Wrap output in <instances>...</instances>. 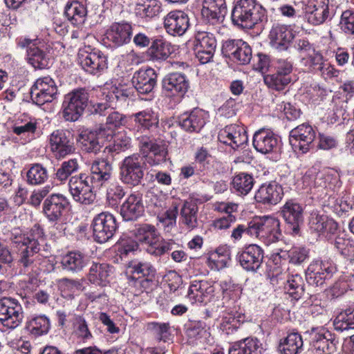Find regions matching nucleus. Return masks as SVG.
Segmentation results:
<instances>
[{
  "label": "nucleus",
  "mask_w": 354,
  "mask_h": 354,
  "mask_svg": "<svg viewBox=\"0 0 354 354\" xmlns=\"http://www.w3.org/2000/svg\"><path fill=\"white\" fill-rule=\"evenodd\" d=\"M43 229L35 225L26 234L12 233L11 241L12 247L17 250L19 261L24 268L32 270L37 259L43 256L39 254L40 241H43Z\"/></svg>",
  "instance_id": "nucleus-1"
},
{
  "label": "nucleus",
  "mask_w": 354,
  "mask_h": 354,
  "mask_svg": "<svg viewBox=\"0 0 354 354\" xmlns=\"http://www.w3.org/2000/svg\"><path fill=\"white\" fill-rule=\"evenodd\" d=\"M137 240L147 246L146 250L150 254L156 257L162 256L178 247L172 239H161L153 225L143 224L136 230Z\"/></svg>",
  "instance_id": "nucleus-2"
},
{
  "label": "nucleus",
  "mask_w": 354,
  "mask_h": 354,
  "mask_svg": "<svg viewBox=\"0 0 354 354\" xmlns=\"http://www.w3.org/2000/svg\"><path fill=\"white\" fill-rule=\"evenodd\" d=\"M248 235L258 238L266 245L275 243L281 236L280 222L270 216L254 217L248 223Z\"/></svg>",
  "instance_id": "nucleus-3"
},
{
  "label": "nucleus",
  "mask_w": 354,
  "mask_h": 354,
  "mask_svg": "<svg viewBox=\"0 0 354 354\" xmlns=\"http://www.w3.org/2000/svg\"><path fill=\"white\" fill-rule=\"evenodd\" d=\"M147 158L140 153L126 157L120 165V179L127 185L136 187L141 184L147 169Z\"/></svg>",
  "instance_id": "nucleus-4"
},
{
  "label": "nucleus",
  "mask_w": 354,
  "mask_h": 354,
  "mask_svg": "<svg viewBox=\"0 0 354 354\" xmlns=\"http://www.w3.org/2000/svg\"><path fill=\"white\" fill-rule=\"evenodd\" d=\"M88 102V93L83 88L66 94L62 103L63 117L67 121H76L82 115Z\"/></svg>",
  "instance_id": "nucleus-5"
},
{
  "label": "nucleus",
  "mask_w": 354,
  "mask_h": 354,
  "mask_svg": "<svg viewBox=\"0 0 354 354\" xmlns=\"http://www.w3.org/2000/svg\"><path fill=\"white\" fill-rule=\"evenodd\" d=\"M69 207V199L65 195L59 193L52 194L43 203V213L48 221L57 225V228L65 230L63 223H59V221Z\"/></svg>",
  "instance_id": "nucleus-6"
},
{
  "label": "nucleus",
  "mask_w": 354,
  "mask_h": 354,
  "mask_svg": "<svg viewBox=\"0 0 354 354\" xmlns=\"http://www.w3.org/2000/svg\"><path fill=\"white\" fill-rule=\"evenodd\" d=\"M266 10L254 0H237L232 10V22L251 21L263 22L266 21Z\"/></svg>",
  "instance_id": "nucleus-7"
},
{
  "label": "nucleus",
  "mask_w": 354,
  "mask_h": 354,
  "mask_svg": "<svg viewBox=\"0 0 354 354\" xmlns=\"http://www.w3.org/2000/svg\"><path fill=\"white\" fill-rule=\"evenodd\" d=\"M336 272V265L332 260H315L306 270V279L311 286H322Z\"/></svg>",
  "instance_id": "nucleus-8"
},
{
  "label": "nucleus",
  "mask_w": 354,
  "mask_h": 354,
  "mask_svg": "<svg viewBox=\"0 0 354 354\" xmlns=\"http://www.w3.org/2000/svg\"><path fill=\"white\" fill-rule=\"evenodd\" d=\"M91 227L93 239L100 243L111 239L118 229L115 216L108 212L97 214L93 219Z\"/></svg>",
  "instance_id": "nucleus-9"
},
{
  "label": "nucleus",
  "mask_w": 354,
  "mask_h": 354,
  "mask_svg": "<svg viewBox=\"0 0 354 354\" xmlns=\"http://www.w3.org/2000/svg\"><path fill=\"white\" fill-rule=\"evenodd\" d=\"M24 319L23 309L18 300L11 297L0 299V324L8 329L19 326Z\"/></svg>",
  "instance_id": "nucleus-10"
},
{
  "label": "nucleus",
  "mask_w": 354,
  "mask_h": 354,
  "mask_svg": "<svg viewBox=\"0 0 354 354\" xmlns=\"http://www.w3.org/2000/svg\"><path fill=\"white\" fill-rule=\"evenodd\" d=\"M91 183L88 176L84 174L71 177L68 189L75 202L84 205H90L94 202L95 194Z\"/></svg>",
  "instance_id": "nucleus-11"
},
{
  "label": "nucleus",
  "mask_w": 354,
  "mask_h": 354,
  "mask_svg": "<svg viewBox=\"0 0 354 354\" xmlns=\"http://www.w3.org/2000/svg\"><path fill=\"white\" fill-rule=\"evenodd\" d=\"M57 87L49 76L38 78L30 89V97L34 103L41 106L56 98Z\"/></svg>",
  "instance_id": "nucleus-12"
},
{
  "label": "nucleus",
  "mask_w": 354,
  "mask_h": 354,
  "mask_svg": "<svg viewBox=\"0 0 354 354\" xmlns=\"http://www.w3.org/2000/svg\"><path fill=\"white\" fill-rule=\"evenodd\" d=\"M216 40L213 34L205 31H198L194 41V51L198 62L205 64L209 62L214 55Z\"/></svg>",
  "instance_id": "nucleus-13"
},
{
  "label": "nucleus",
  "mask_w": 354,
  "mask_h": 354,
  "mask_svg": "<svg viewBox=\"0 0 354 354\" xmlns=\"http://www.w3.org/2000/svg\"><path fill=\"white\" fill-rule=\"evenodd\" d=\"M49 143L50 150L57 158H64L75 150L73 135L68 130L54 131L50 136Z\"/></svg>",
  "instance_id": "nucleus-14"
},
{
  "label": "nucleus",
  "mask_w": 354,
  "mask_h": 354,
  "mask_svg": "<svg viewBox=\"0 0 354 354\" xmlns=\"http://www.w3.org/2000/svg\"><path fill=\"white\" fill-rule=\"evenodd\" d=\"M17 44L19 47L26 48L28 63L35 68L42 69L48 67V59L40 48L41 41L37 37L35 39L20 37Z\"/></svg>",
  "instance_id": "nucleus-15"
},
{
  "label": "nucleus",
  "mask_w": 354,
  "mask_h": 354,
  "mask_svg": "<svg viewBox=\"0 0 354 354\" xmlns=\"http://www.w3.org/2000/svg\"><path fill=\"white\" fill-rule=\"evenodd\" d=\"M315 138V131L308 123H303L292 129L290 132V144L295 151L304 153L309 151L310 147Z\"/></svg>",
  "instance_id": "nucleus-16"
},
{
  "label": "nucleus",
  "mask_w": 354,
  "mask_h": 354,
  "mask_svg": "<svg viewBox=\"0 0 354 354\" xmlns=\"http://www.w3.org/2000/svg\"><path fill=\"white\" fill-rule=\"evenodd\" d=\"M78 63L82 68L91 75H100L107 68V58L100 50L88 53L80 50Z\"/></svg>",
  "instance_id": "nucleus-17"
},
{
  "label": "nucleus",
  "mask_w": 354,
  "mask_h": 354,
  "mask_svg": "<svg viewBox=\"0 0 354 354\" xmlns=\"http://www.w3.org/2000/svg\"><path fill=\"white\" fill-rule=\"evenodd\" d=\"M218 140L232 149H237L248 142V134L243 126L232 124L220 130Z\"/></svg>",
  "instance_id": "nucleus-18"
},
{
  "label": "nucleus",
  "mask_w": 354,
  "mask_h": 354,
  "mask_svg": "<svg viewBox=\"0 0 354 354\" xmlns=\"http://www.w3.org/2000/svg\"><path fill=\"white\" fill-rule=\"evenodd\" d=\"M310 339L313 346L320 354H332L337 351L338 340L335 335L324 328H313Z\"/></svg>",
  "instance_id": "nucleus-19"
},
{
  "label": "nucleus",
  "mask_w": 354,
  "mask_h": 354,
  "mask_svg": "<svg viewBox=\"0 0 354 354\" xmlns=\"http://www.w3.org/2000/svg\"><path fill=\"white\" fill-rule=\"evenodd\" d=\"M263 250L260 246L252 244L238 253L237 260L244 270L257 272L263 263Z\"/></svg>",
  "instance_id": "nucleus-20"
},
{
  "label": "nucleus",
  "mask_w": 354,
  "mask_h": 354,
  "mask_svg": "<svg viewBox=\"0 0 354 354\" xmlns=\"http://www.w3.org/2000/svg\"><path fill=\"white\" fill-rule=\"evenodd\" d=\"M223 53L239 64L245 65L252 59V48L241 39L227 41L223 46Z\"/></svg>",
  "instance_id": "nucleus-21"
},
{
  "label": "nucleus",
  "mask_w": 354,
  "mask_h": 354,
  "mask_svg": "<svg viewBox=\"0 0 354 354\" xmlns=\"http://www.w3.org/2000/svg\"><path fill=\"white\" fill-rule=\"evenodd\" d=\"M162 91L168 97L183 96L188 91L189 82L181 73H172L166 75L162 82Z\"/></svg>",
  "instance_id": "nucleus-22"
},
{
  "label": "nucleus",
  "mask_w": 354,
  "mask_h": 354,
  "mask_svg": "<svg viewBox=\"0 0 354 354\" xmlns=\"http://www.w3.org/2000/svg\"><path fill=\"white\" fill-rule=\"evenodd\" d=\"M304 209L301 205L294 200H289L281 208L280 214L293 234H297L299 225L303 223Z\"/></svg>",
  "instance_id": "nucleus-23"
},
{
  "label": "nucleus",
  "mask_w": 354,
  "mask_h": 354,
  "mask_svg": "<svg viewBox=\"0 0 354 354\" xmlns=\"http://www.w3.org/2000/svg\"><path fill=\"white\" fill-rule=\"evenodd\" d=\"M279 137L268 129H261L253 136L254 149L263 154L275 151L279 147Z\"/></svg>",
  "instance_id": "nucleus-24"
},
{
  "label": "nucleus",
  "mask_w": 354,
  "mask_h": 354,
  "mask_svg": "<svg viewBox=\"0 0 354 354\" xmlns=\"http://www.w3.org/2000/svg\"><path fill=\"white\" fill-rule=\"evenodd\" d=\"M208 113L201 109H194L178 118L179 125L186 131L199 132L206 123Z\"/></svg>",
  "instance_id": "nucleus-25"
},
{
  "label": "nucleus",
  "mask_w": 354,
  "mask_h": 354,
  "mask_svg": "<svg viewBox=\"0 0 354 354\" xmlns=\"http://www.w3.org/2000/svg\"><path fill=\"white\" fill-rule=\"evenodd\" d=\"M131 118L133 120L138 127L135 136H140V130L142 131L156 130L159 126V115L152 109L148 108L140 111L131 115Z\"/></svg>",
  "instance_id": "nucleus-26"
},
{
  "label": "nucleus",
  "mask_w": 354,
  "mask_h": 354,
  "mask_svg": "<svg viewBox=\"0 0 354 354\" xmlns=\"http://www.w3.org/2000/svg\"><path fill=\"white\" fill-rule=\"evenodd\" d=\"M283 196L282 187L276 182L263 184L256 192L254 199L263 205H276L281 201Z\"/></svg>",
  "instance_id": "nucleus-27"
},
{
  "label": "nucleus",
  "mask_w": 354,
  "mask_h": 354,
  "mask_svg": "<svg viewBox=\"0 0 354 354\" xmlns=\"http://www.w3.org/2000/svg\"><path fill=\"white\" fill-rule=\"evenodd\" d=\"M143 212L142 194L138 192L129 195L120 207V214L125 221L136 220L141 216Z\"/></svg>",
  "instance_id": "nucleus-28"
},
{
  "label": "nucleus",
  "mask_w": 354,
  "mask_h": 354,
  "mask_svg": "<svg viewBox=\"0 0 354 354\" xmlns=\"http://www.w3.org/2000/svg\"><path fill=\"white\" fill-rule=\"evenodd\" d=\"M157 82V74L151 68L140 69L133 74L132 84L137 91L141 94L151 93Z\"/></svg>",
  "instance_id": "nucleus-29"
},
{
  "label": "nucleus",
  "mask_w": 354,
  "mask_h": 354,
  "mask_svg": "<svg viewBox=\"0 0 354 354\" xmlns=\"http://www.w3.org/2000/svg\"><path fill=\"white\" fill-rule=\"evenodd\" d=\"M142 149H148L149 153L145 156L147 161L151 165H158L166 160L167 149L165 145L153 142L147 136H138Z\"/></svg>",
  "instance_id": "nucleus-30"
},
{
  "label": "nucleus",
  "mask_w": 354,
  "mask_h": 354,
  "mask_svg": "<svg viewBox=\"0 0 354 354\" xmlns=\"http://www.w3.org/2000/svg\"><path fill=\"white\" fill-rule=\"evenodd\" d=\"M293 37L291 30L281 24H274L269 35L272 46L279 50H286Z\"/></svg>",
  "instance_id": "nucleus-31"
},
{
  "label": "nucleus",
  "mask_w": 354,
  "mask_h": 354,
  "mask_svg": "<svg viewBox=\"0 0 354 354\" xmlns=\"http://www.w3.org/2000/svg\"><path fill=\"white\" fill-rule=\"evenodd\" d=\"M112 169L111 164L106 159L95 160L91 167V175L88 176L91 184L101 186L110 179Z\"/></svg>",
  "instance_id": "nucleus-32"
},
{
  "label": "nucleus",
  "mask_w": 354,
  "mask_h": 354,
  "mask_svg": "<svg viewBox=\"0 0 354 354\" xmlns=\"http://www.w3.org/2000/svg\"><path fill=\"white\" fill-rule=\"evenodd\" d=\"M261 342L256 337H246L232 344L228 354H263Z\"/></svg>",
  "instance_id": "nucleus-33"
},
{
  "label": "nucleus",
  "mask_w": 354,
  "mask_h": 354,
  "mask_svg": "<svg viewBox=\"0 0 354 354\" xmlns=\"http://www.w3.org/2000/svg\"><path fill=\"white\" fill-rule=\"evenodd\" d=\"M198 207L193 199L185 201L180 209L179 223L188 230L198 226Z\"/></svg>",
  "instance_id": "nucleus-34"
},
{
  "label": "nucleus",
  "mask_w": 354,
  "mask_h": 354,
  "mask_svg": "<svg viewBox=\"0 0 354 354\" xmlns=\"http://www.w3.org/2000/svg\"><path fill=\"white\" fill-rule=\"evenodd\" d=\"M214 292L213 286L205 280H194L189 286L187 297L192 302L203 303L212 295Z\"/></svg>",
  "instance_id": "nucleus-35"
},
{
  "label": "nucleus",
  "mask_w": 354,
  "mask_h": 354,
  "mask_svg": "<svg viewBox=\"0 0 354 354\" xmlns=\"http://www.w3.org/2000/svg\"><path fill=\"white\" fill-rule=\"evenodd\" d=\"M309 225L311 230L322 233L334 234L337 230V223L325 215H320L316 212L310 214Z\"/></svg>",
  "instance_id": "nucleus-36"
},
{
  "label": "nucleus",
  "mask_w": 354,
  "mask_h": 354,
  "mask_svg": "<svg viewBox=\"0 0 354 354\" xmlns=\"http://www.w3.org/2000/svg\"><path fill=\"white\" fill-rule=\"evenodd\" d=\"M304 342L297 332H292L281 339L279 344L280 354H299L303 351Z\"/></svg>",
  "instance_id": "nucleus-37"
},
{
  "label": "nucleus",
  "mask_w": 354,
  "mask_h": 354,
  "mask_svg": "<svg viewBox=\"0 0 354 354\" xmlns=\"http://www.w3.org/2000/svg\"><path fill=\"white\" fill-rule=\"evenodd\" d=\"M88 263V258L80 252H70L62 257L61 265L63 270L77 273L83 270Z\"/></svg>",
  "instance_id": "nucleus-38"
},
{
  "label": "nucleus",
  "mask_w": 354,
  "mask_h": 354,
  "mask_svg": "<svg viewBox=\"0 0 354 354\" xmlns=\"http://www.w3.org/2000/svg\"><path fill=\"white\" fill-rule=\"evenodd\" d=\"M111 267L107 263L93 262L89 268L88 279L92 283L105 286L109 282Z\"/></svg>",
  "instance_id": "nucleus-39"
},
{
  "label": "nucleus",
  "mask_w": 354,
  "mask_h": 354,
  "mask_svg": "<svg viewBox=\"0 0 354 354\" xmlns=\"http://www.w3.org/2000/svg\"><path fill=\"white\" fill-rule=\"evenodd\" d=\"M130 24H113L106 32V38L118 46L130 41L131 35Z\"/></svg>",
  "instance_id": "nucleus-40"
},
{
  "label": "nucleus",
  "mask_w": 354,
  "mask_h": 354,
  "mask_svg": "<svg viewBox=\"0 0 354 354\" xmlns=\"http://www.w3.org/2000/svg\"><path fill=\"white\" fill-rule=\"evenodd\" d=\"M254 185L253 176L245 172L235 175L232 180L233 191L238 195L245 196L252 189Z\"/></svg>",
  "instance_id": "nucleus-41"
},
{
  "label": "nucleus",
  "mask_w": 354,
  "mask_h": 354,
  "mask_svg": "<svg viewBox=\"0 0 354 354\" xmlns=\"http://www.w3.org/2000/svg\"><path fill=\"white\" fill-rule=\"evenodd\" d=\"M124 117L117 111L109 113L105 124L99 129V134L106 137L107 140L111 139L115 135V129L124 124Z\"/></svg>",
  "instance_id": "nucleus-42"
},
{
  "label": "nucleus",
  "mask_w": 354,
  "mask_h": 354,
  "mask_svg": "<svg viewBox=\"0 0 354 354\" xmlns=\"http://www.w3.org/2000/svg\"><path fill=\"white\" fill-rule=\"evenodd\" d=\"M225 13V8L218 7L215 2H209L207 0L204 1L201 10L202 18L204 20H216L218 22L224 21Z\"/></svg>",
  "instance_id": "nucleus-43"
},
{
  "label": "nucleus",
  "mask_w": 354,
  "mask_h": 354,
  "mask_svg": "<svg viewBox=\"0 0 354 354\" xmlns=\"http://www.w3.org/2000/svg\"><path fill=\"white\" fill-rule=\"evenodd\" d=\"M99 136L100 134L96 132L84 131L80 135L78 141L83 150L88 153H97L102 148Z\"/></svg>",
  "instance_id": "nucleus-44"
},
{
  "label": "nucleus",
  "mask_w": 354,
  "mask_h": 354,
  "mask_svg": "<svg viewBox=\"0 0 354 354\" xmlns=\"http://www.w3.org/2000/svg\"><path fill=\"white\" fill-rule=\"evenodd\" d=\"M337 331L344 332L354 329V308H348L338 314L333 322Z\"/></svg>",
  "instance_id": "nucleus-45"
},
{
  "label": "nucleus",
  "mask_w": 354,
  "mask_h": 354,
  "mask_svg": "<svg viewBox=\"0 0 354 354\" xmlns=\"http://www.w3.org/2000/svg\"><path fill=\"white\" fill-rule=\"evenodd\" d=\"M285 289L295 300H299L304 293V281L300 274H295L288 277Z\"/></svg>",
  "instance_id": "nucleus-46"
},
{
  "label": "nucleus",
  "mask_w": 354,
  "mask_h": 354,
  "mask_svg": "<svg viewBox=\"0 0 354 354\" xmlns=\"http://www.w3.org/2000/svg\"><path fill=\"white\" fill-rule=\"evenodd\" d=\"M147 53L153 60H165L171 54L170 44L161 39H156Z\"/></svg>",
  "instance_id": "nucleus-47"
},
{
  "label": "nucleus",
  "mask_w": 354,
  "mask_h": 354,
  "mask_svg": "<svg viewBox=\"0 0 354 354\" xmlns=\"http://www.w3.org/2000/svg\"><path fill=\"white\" fill-rule=\"evenodd\" d=\"M128 269L132 276L156 277V270L154 267L147 261L133 260L128 264Z\"/></svg>",
  "instance_id": "nucleus-48"
},
{
  "label": "nucleus",
  "mask_w": 354,
  "mask_h": 354,
  "mask_svg": "<svg viewBox=\"0 0 354 354\" xmlns=\"http://www.w3.org/2000/svg\"><path fill=\"white\" fill-rule=\"evenodd\" d=\"M87 13L86 8L84 4L77 1H68L64 8V15L68 20L84 21V17Z\"/></svg>",
  "instance_id": "nucleus-49"
},
{
  "label": "nucleus",
  "mask_w": 354,
  "mask_h": 354,
  "mask_svg": "<svg viewBox=\"0 0 354 354\" xmlns=\"http://www.w3.org/2000/svg\"><path fill=\"white\" fill-rule=\"evenodd\" d=\"M302 64L310 71H319L322 74L324 73V68L327 66L326 70L330 67L324 60V57L320 51L316 49L313 53L309 54L301 60Z\"/></svg>",
  "instance_id": "nucleus-50"
},
{
  "label": "nucleus",
  "mask_w": 354,
  "mask_h": 354,
  "mask_svg": "<svg viewBox=\"0 0 354 354\" xmlns=\"http://www.w3.org/2000/svg\"><path fill=\"white\" fill-rule=\"evenodd\" d=\"M241 316L232 313H224L221 317L219 328L226 335L236 332L241 326Z\"/></svg>",
  "instance_id": "nucleus-51"
},
{
  "label": "nucleus",
  "mask_w": 354,
  "mask_h": 354,
  "mask_svg": "<svg viewBox=\"0 0 354 354\" xmlns=\"http://www.w3.org/2000/svg\"><path fill=\"white\" fill-rule=\"evenodd\" d=\"M27 182L32 185L44 183L48 178L46 169L40 164L31 166L26 174Z\"/></svg>",
  "instance_id": "nucleus-52"
},
{
  "label": "nucleus",
  "mask_w": 354,
  "mask_h": 354,
  "mask_svg": "<svg viewBox=\"0 0 354 354\" xmlns=\"http://www.w3.org/2000/svg\"><path fill=\"white\" fill-rule=\"evenodd\" d=\"M28 328L35 335L46 334L50 328L49 319L45 315L32 317L28 322Z\"/></svg>",
  "instance_id": "nucleus-53"
},
{
  "label": "nucleus",
  "mask_w": 354,
  "mask_h": 354,
  "mask_svg": "<svg viewBox=\"0 0 354 354\" xmlns=\"http://www.w3.org/2000/svg\"><path fill=\"white\" fill-rule=\"evenodd\" d=\"M78 169L79 164L77 159L72 158L67 161H64L60 167L57 169L55 178L58 181H65L71 174L76 172Z\"/></svg>",
  "instance_id": "nucleus-54"
},
{
  "label": "nucleus",
  "mask_w": 354,
  "mask_h": 354,
  "mask_svg": "<svg viewBox=\"0 0 354 354\" xmlns=\"http://www.w3.org/2000/svg\"><path fill=\"white\" fill-rule=\"evenodd\" d=\"M291 77H286L279 73H274L264 76V82L270 88L281 91L290 82Z\"/></svg>",
  "instance_id": "nucleus-55"
},
{
  "label": "nucleus",
  "mask_w": 354,
  "mask_h": 354,
  "mask_svg": "<svg viewBox=\"0 0 354 354\" xmlns=\"http://www.w3.org/2000/svg\"><path fill=\"white\" fill-rule=\"evenodd\" d=\"M73 327L75 335L81 339L84 343L93 338V335L88 329V324L83 317L77 316L75 318Z\"/></svg>",
  "instance_id": "nucleus-56"
},
{
  "label": "nucleus",
  "mask_w": 354,
  "mask_h": 354,
  "mask_svg": "<svg viewBox=\"0 0 354 354\" xmlns=\"http://www.w3.org/2000/svg\"><path fill=\"white\" fill-rule=\"evenodd\" d=\"M147 329L151 330L160 341L166 342L170 335V325L169 323L151 322L147 325Z\"/></svg>",
  "instance_id": "nucleus-57"
},
{
  "label": "nucleus",
  "mask_w": 354,
  "mask_h": 354,
  "mask_svg": "<svg viewBox=\"0 0 354 354\" xmlns=\"http://www.w3.org/2000/svg\"><path fill=\"white\" fill-rule=\"evenodd\" d=\"M125 192L118 183H111L106 190V200L111 206H115L124 196Z\"/></svg>",
  "instance_id": "nucleus-58"
},
{
  "label": "nucleus",
  "mask_w": 354,
  "mask_h": 354,
  "mask_svg": "<svg viewBox=\"0 0 354 354\" xmlns=\"http://www.w3.org/2000/svg\"><path fill=\"white\" fill-rule=\"evenodd\" d=\"M286 252L289 262L295 265L302 263L309 256L308 250L304 247H293Z\"/></svg>",
  "instance_id": "nucleus-59"
},
{
  "label": "nucleus",
  "mask_w": 354,
  "mask_h": 354,
  "mask_svg": "<svg viewBox=\"0 0 354 354\" xmlns=\"http://www.w3.org/2000/svg\"><path fill=\"white\" fill-rule=\"evenodd\" d=\"M131 138L125 135H118L114 140L113 145H109L104 148V152H117L125 151L131 147Z\"/></svg>",
  "instance_id": "nucleus-60"
},
{
  "label": "nucleus",
  "mask_w": 354,
  "mask_h": 354,
  "mask_svg": "<svg viewBox=\"0 0 354 354\" xmlns=\"http://www.w3.org/2000/svg\"><path fill=\"white\" fill-rule=\"evenodd\" d=\"M138 249V244L132 238L124 236L118 241V252L121 257H126Z\"/></svg>",
  "instance_id": "nucleus-61"
},
{
  "label": "nucleus",
  "mask_w": 354,
  "mask_h": 354,
  "mask_svg": "<svg viewBox=\"0 0 354 354\" xmlns=\"http://www.w3.org/2000/svg\"><path fill=\"white\" fill-rule=\"evenodd\" d=\"M129 279V283L135 287L138 292H142L147 290L151 286L155 279V277H149L138 276L136 277V276H130Z\"/></svg>",
  "instance_id": "nucleus-62"
},
{
  "label": "nucleus",
  "mask_w": 354,
  "mask_h": 354,
  "mask_svg": "<svg viewBox=\"0 0 354 354\" xmlns=\"http://www.w3.org/2000/svg\"><path fill=\"white\" fill-rule=\"evenodd\" d=\"M36 129V120L30 119L28 121L15 124L12 128V131L18 136H23L28 133H33Z\"/></svg>",
  "instance_id": "nucleus-63"
},
{
  "label": "nucleus",
  "mask_w": 354,
  "mask_h": 354,
  "mask_svg": "<svg viewBox=\"0 0 354 354\" xmlns=\"http://www.w3.org/2000/svg\"><path fill=\"white\" fill-rule=\"evenodd\" d=\"M230 250L226 245L217 248L214 253L211 254L209 260L220 261L222 266H225L230 260Z\"/></svg>",
  "instance_id": "nucleus-64"
}]
</instances>
